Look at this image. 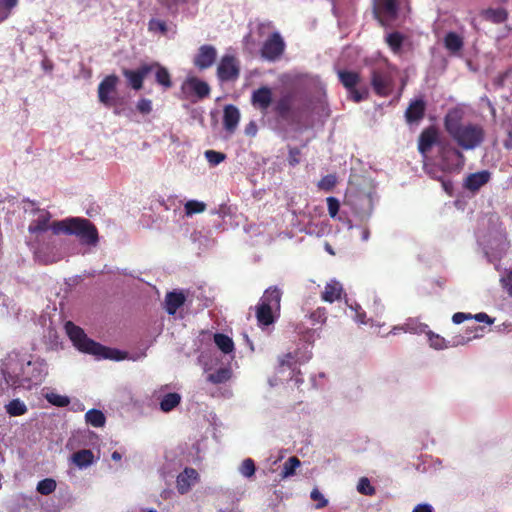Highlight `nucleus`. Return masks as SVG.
Segmentation results:
<instances>
[{
  "mask_svg": "<svg viewBox=\"0 0 512 512\" xmlns=\"http://www.w3.org/2000/svg\"><path fill=\"white\" fill-rule=\"evenodd\" d=\"M472 318H474L478 322H483V323H487V324L494 323V319H492L489 315H487L484 312L477 313L474 316L472 315Z\"/></svg>",
  "mask_w": 512,
  "mask_h": 512,
  "instance_id": "052dcab7",
  "label": "nucleus"
},
{
  "mask_svg": "<svg viewBox=\"0 0 512 512\" xmlns=\"http://www.w3.org/2000/svg\"><path fill=\"white\" fill-rule=\"evenodd\" d=\"M160 14L171 16L192 17L198 12V0H159Z\"/></svg>",
  "mask_w": 512,
  "mask_h": 512,
  "instance_id": "0eeeda50",
  "label": "nucleus"
},
{
  "mask_svg": "<svg viewBox=\"0 0 512 512\" xmlns=\"http://www.w3.org/2000/svg\"><path fill=\"white\" fill-rule=\"evenodd\" d=\"M369 237H370V231L368 228L366 227H362L361 228V239L363 241H368L369 240Z\"/></svg>",
  "mask_w": 512,
  "mask_h": 512,
  "instance_id": "774afa93",
  "label": "nucleus"
},
{
  "mask_svg": "<svg viewBox=\"0 0 512 512\" xmlns=\"http://www.w3.org/2000/svg\"><path fill=\"white\" fill-rule=\"evenodd\" d=\"M71 461L79 469H86L95 462L94 454L89 449H83L75 452L71 456Z\"/></svg>",
  "mask_w": 512,
  "mask_h": 512,
  "instance_id": "a878e982",
  "label": "nucleus"
},
{
  "mask_svg": "<svg viewBox=\"0 0 512 512\" xmlns=\"http://www.w3.org/2000/svg\"><path fill=\"white\" fill-rule=\"evenodd\" d=\"M309 317H310L313 325L323 324V323H325V321L327 319L326 310L324 308H317L315 311H313L310 314Z\"/></svg>",
  "mask_w": 512,
  "mask_h": 512,
  "instance_id": "09e8293b",
  "label": "nucleus"
},
{
  "mask_svg": "<svg viewBox=\"0 0 512 512\" xmlns=\"http://www.w3.org/2000/svg\"><path fill=\"white\" fill-rule=\"evenodd\" d=\"M205 157L210 165L216 166L225 160L226 155L215 150H207L205 151Z\"/></svg>",
  "mask_w": 512,
  "mask_h": 512,
  "instance_id": "49530a36",
  "label": "nucleus"
},
{
  "mask_svg": "<svg viewBox=\"0 0 512 512\" xmlns=\"http://www.w3.org/2000/svg\"><path fill=\"white\" fill-rule=\"evenodd\" d=\"M65 331L73 345L81 352L91 354L97 359L120 361L125 359V353L117 349L107 348L87 337L82 328L71 321L66 322Z\"/></svg>",
  "mask_w": 512,
  "mask_h": 512,
  "instance_id": "7ed1b4c3",
  "label": "nucleus"
},
{
  "mask_svg": "<svg viewBox=\"0 0 512 512\" xmlns=\"http://www.w3.org/2000/svg\"><path fill=\"white\" fill-rule=\"evenodd\" d=\"M490 178L491 173L488 170L469 174L464 181V187L473 192L478 191L482 186L489 182Z\"/></svg>",
  "mask_w": 512,
  "mask_h": 512,
  "instance_id": "412c9836",
  "label": "nucleus"
},
{
  "mask_svg": "<svg viewBox=\"0 0 512 512\" xmlns=\"http://www.w3.org/2000/svg\"><path fill=\"white\" fill-rule=\"evenodd\" d=\"M160 11L156 17H153L148 22V30L153 34L162 35L168 38H173L177 33V25L171 20L161 18Z\"/></svg>",
  "mask_w": 512,
  "mask_h": 512,
  "instance_id": "2eb2a0df",
  "label": "nucleus"
},
{
  "mask_svg": "<svg viewBox=\"0 0 512 512\" xmlns=\"http://www.w3.org/2000/svg\"><path fill=\"white\" fill-rule=\"evenodd\" d=\"M486 17L494 23H502L507 18V13L502 8L488 9L486 11Z\"/></svg>",
  "mask_w": 512,
  "mask_h": 512,
  "instance_id": "37998d69",
  "label": "nucleus"
},
{
  "mask_svg": "<svg viewBox=\"0 0 512 512\" xmlns=\"http://www.w3.org/2000/svg\"><path fill=\"white\" fill-rule=\"evenodd\" d=\"M357 491L364 495H373L375 493L374 487L371 485L368 478H361L357 485Z\"/></svg>",
  "mask_w": 512,
  "mask_h": 512,
  "instance_id": "de8ad7c7",
  "label": "nucleus"
},
{
  "mask_svg": "<svg viewBox=\"0 0 512 512\" xmlns=\"http://www.w3.org/2000/svg\"><path fill=\"white\" fill-rule=\"evenodd\" d=\"M56 481L52 478H46L38 482L36 490L42 495H49L56 489Z\"/></svg>",
  "mask_w": 512,
  "mask_h": 512,
  "instance_id": "58836bf2",
  "label": "nucleus"
},
{
  "mask_svg": "<svg viewBox=\"0 0 512 512\" xmlns=\"http://www.w3.org/2000/svg\"><path fill=\"white\" fill-rule=\"evenodd\" d=\"M251 102L254 107L266 112L272 103V91L268 87H261L252 93Z\"/></svg>",
  "mask_w": 512,
  "mask_h": 512,
  "instance_id": "aec40b11",
  "label": "nucleus"
},
{
  "mask_svg": "<svg viewBox=\"0 0 512 512\" xmlns=\"http://www.w3.org/2000/svg\"><path fill=\"white\" fill-rule=\"evenodd\" d=\"M444 125L449 136L463 150H474L484 142V128L480 124L462 122L457 111L446 115Z\"/></svg>",
  "mask_w": 512,
  "mask_h": 512,
  "instance_id": "f03ea898",
  "label": "nucleus"
},
{
  "mask_svg": "<svg viewBox=\"0 0 512 512\" xmlns=\"http://www.w3.org/2000/svg\"><path fill=\"white\" fill-rule=\"evenodd\" d=\"M439 156L441 167L446 171L460 170L465 163V157L461 151L449 143L439 144Z\"/></svg>",
  "mask_w": 512,
  "mask_h": 512,
  "instance_id": "1a4fd4ad",
  "label": "nucleus"
},
{
  "mask_svg": "<svg viewBox=\"0 0 512 512\" xmlns=\"http://www.w3.org/2000/svg\"><path fill=\"white\" fill-rule=\"evenodd\" d=\"M214 343L221 352L231 355L232 358L234 357V342L232 338L222 333H216L214 334Z\"/></svg>",
  "mask_w": 512,
  "mask_h": 512,
  "instance_id": "c85d7f7f",
  "label": "nucleus"
},
{
  "mask_svg": "<svg viewBox=\"0 0 512 512\" xmlns=\"http://www.w3.org/2000/svg\"><path fill=\"white\" fill-rule=\"evenodd\" d=\"M51 231L55 235L61 233L75 235L83 245L96 246L99 241L96 226L85 218H67L54 221Z\"/></svg>",
  "mask_w": 512,
  "mask_h": 512,
  "instance_id": "20e7f679",
  "label": "nucleus"
},
{
  "mask_svg": "<svg viewBox=\"0 0 512 512\" xmlns=\"http://www.w3.org/2000/svg\"><path fill=\"white\" fill-rule=\"evenodd\" d=\"M281 296V290L272 286L267 288L260 298L256 306V318L261 329L268 328L279 317Z\"/></svg>",
  "mask_w": 512,
  "mask_h": 512,
  "instance_id": "39448f33",
  "label": "nucleus"
},
{
  "mask_svg": "<svg viewBox=\"0 0 512 512\" xmlns=\"http://www.w3.org/2000/svg\"><path fill=\"white\" fill-rule=\"evenodd\" d=\"M45 399L52 405L57 407H66L70 403L68 396L60 395L55 392H48L45 394Z\"/></svg>",
  "mask_w": 512,
  "mask_h": 512,
  "instance_id": "e433bc0d",
  "label": "nucleus"
},
{
  "mask_svg": "<svg viewBox=\"0 0 512 512\" xmlns=\"http://www.w3.org/2000/svg\"><path fill=\"white\" fill-rule=\"evenodd\" d=\"M51 214L44 209H36L34 211V218L31 220L28 231L31 234H39L47 230H51L53 224L50 223Z\"/></svg>",
  "mask_w": 512,
  "mask_h": 512,
  "instance_id": "dca6fc26",
  "label": "nucleus"
},
{
  "mask_svg": "<svg viewBox=\"0 0 512 512\" xmlns=\"http://www.w3.org/2000/svg\"><path fill=\"white\" fill-rule=\"evenodd\" d=\"M119 83V78L112 74L106 76L98 86V98L100 103L106 107H112L116 105V88Z\"/></svg>",
  "mask_w": 512,
  "mask_h": 512,
  "instance_id": "9b49d317",
  "label": "nucleus"
},
{
  "mask_svg": "<svg viewBox=\"0 0 512 512\" xmlns=\"http://www.w3.org/2000/svg\"><path fill=\"white\" fill-rule=\"evenodd\" d=\"M337 183V177L334 174H328L318 182V188L323 191H331Z\"/></svg>",
  "mask_w": 512,
  "mask_h": 512,
  "instance_id": "c03bdc74",
  "label": "nucleus"
},
{
  "mask_svg": "<svg viewBox=\"0 0 512 512\" xmlns=\"http://www.w3.org/2000/svg\"><path fill=\"white\" fill-rule=\"evenodd\" d=\"M412 512H434L433 507L429 504H418Z\"/></svg>",
  "mask_w": 512,
  "mask_h": 512,
  "instance_id": "e2e57ef3",
  "label": "nucleus"
},
{
  "mask_svg": "<svg viewBox=\"0 0 512 512\" xmlns=\"http://www.w3.org/2000/svg\"><path fill=\"white\" fill-rule=\"evenodd\" d=\"M148 66H153V70H155V79L159 85L164 89H169L172 86L170 73L165 67L158 63L148 64Z\"/></svg>",
  "mask_w": 512,
  "mask_h": 512,
  "instance_id": "c756f323",
  "label": "nucleus"
},
{
  "mask_svg": "<svg viewBox=\"0 0 512 512\" xmlns=\"http://www.w3.org/2000/svg\"><path fill=\"white\" fill-rule=\"evenodd\" d=\"M350 308L355 311V320L359 322L360 324H366L367 321H365V312L362 311L360 305L355 304L354 306L351 305Z\"/></svg>",
  "mask_w": 512,
  "mask_h": 512,
  "instance_id": "6e6d98bb",
  "label": "nucleus"
},
{
  "mask_svg": "<svg viewBox=\"0 0 512 512\" xmlns=\"http://www.w3.org/2000/svg\"><path fill=\"white\" fill-rule=\"evenodd\" d=\"M5 410L12 417L22 416L27 412V406L22 400L16 398L5 405Z\"/></svg>",
  "mask_w": 512,
  "mask_h": 512,
  "instance_id": "473e14b6",
  "label": "nucleus"
},
{
  "mask_svg": "<svg viewBox=\"0 0 512 512\" xmlns=\"http://www.w3.org/2000/svg\"><path fill=\"white\" fill-rule=\"evenodd\" d=\"M310 109L307 99L298 98L293 93L282 95L275 104L274 110L284 120H293Z\"/></svg>",
  "mask_w": 512,
  "mask_h": 512,
  "instance_id": "423d86ee",
  "label": "nucleus"
},
{
  "mask_svg": "<svg viewBox=\"0 0 512 512\" xmlns=\"http://www.w3.org/2000/svg\"><path fill=\"white\" fill-rule=\"evenodd\" d=\"M430 346L437 350L447 348L449 345L447 341L438 334H434L432 331H426Z\"/></svg>",
  "mask_w": 512,
  "mask_h": 512,
  "instance_id": "79ce46f5",
  "label": "nucleus"
},
{
  "mask_svg": "<svg viewBox=\"0 0 512 512\" xmlns=\"http://www.w3.org/2000/svg\"><path fill=\"white\" fill-rule=\"evenodd\" d=\"M0 3L6 9H12L17 5L18 0H0Z\"/></svg>",
  "mask_w": 512,
  "mask_h": 512,
  "instance_id": "338daca9",
  "label": "nucleus"
},
{
  "mask_svg": "<svg viewBox=\"0 0 512 512\" xmlns=\"http://www.w3.org/2000/svg\"><path fill=\"white\" fill-rule=\"evenodd\" d=\"M288 162L291 166H296L300 162V150L293 148L289 150Z\"/></svg>",
  "mask_w": 512,
  "mask_h": 512,
  "instance_id": "5fc2aeb1",
  "label": "nucleus"
},
{
  "mask_svg": "<svg viewBox=\"0 0 512 512\" xmlns=\"http://www.w3.org/2000/svg\"><path fill=\"white\" fill-rule=\"evenodd\" d=\"M137 110L142 114H149L152 111V101L142 98L137 102Z\"/></svg>",
  "mask_w": 512,
  "mask_h": 512,
  "instance_id": "603ef678",
  "label": "nucleus"
},
{
  "mask_svg": "<svg viewBox=\"0 0 512 512\" xmlns=\"http://www.w3.org/2000/svg\"><path fill=\"white\" fill-rule=\"evenodd\" d=\"M392 73L388 68H376L372 73V86L380 96H387L392 87Z\"/></svg>",
  "mask_w": 512,
  "mask_h": 512,
  "instance_id": "ddd939ff",
  "label": "nucleus"
},
{
  "mask_svg": "<svg viewBox=\"0 0 512 512\" xmlns=\"http://www.w3.org/2000/svg\"><path fill=\"white\" fill-rule=\"evenodd\" d=\"M472 315L469 313L457 312L453 315L452 321L454 324H461L467 319H471Z\"/></svg>",
  "mask_w": 512,
  "mask_h": 512,
  "instance_id": "13d9d810",
  "label": "nucleus"
},
{
  "mask_svg": "<svg viewBox=\"0 0 512 512\" xmlns=\"http://www.w3.org/2000/svg\"><path fill=\"white\" fill-rule=\"evenodd\" d=\"M327 206H328L329 215L332 218H336L339 208H340V203H339L338 199L335 197H332V196L328 197L327 198Z\"/></svg>",
  "mask_w": 512,
  "mask_h": 512,
  "instance_id": "3c124183",
  "label": "nucleus"
},
{
  "mask_svg": "<svg viewBox=\"0 0 512 512\" xmlns=\"http://www.w3.org/2000/svg\"><path fill=\"white\" fill-rule=\"evenodd\" d=\"M349 93H350V97L355 101V102H360L362 101L363 99H365V97L367 96V92L366 91H363V92H360L359 90H357L355 87L352 88V89H349Z\"/></svg>",
  "mask_w": 512,
  "mask_h": 512,
  "instance_id": "4d7b16f0",
  "label": "nucleus"
},
{
  "mask_svg": "<svg viewBox=\"0 0 512 512\" xmlns=\"http://www.w3.org/2000/svg\"><path fill=\"white\" fill-rule=\"evenodd\" d=\"M477 337H478V335H477V334H475L474 336H467V337H465V336H459V337H456V338L453 340V342H452L451 346L465 345V344H467L469 341H471L472 339H475V338H477Z\"/></svg>",
  "mask_w": 512,
  "mask_h": 512,
  "instance_id": "bf43d9fd",
  "label": "nucleus"
},
{
  "mask_svg": "<svg viewBox=\"0 0 512 512\" xmlns=\"http://www.w3.org/2000/svg\"><path fill=\"white\" fill-rule=\"evenodd\" d=\"M217 56V51L212 45H203L199 48L197 55L194 58V64L199 69H207L211 67Z\"/></svg>",
  "mask_w": 512,
  "mask_h": 512,
  "instance_id": "a211bd4d",
  "label": "nucleus"
},
{
  "mask_svg": "<svg viewBox=\"0 0 512 512\" xmlns=\"http://www.w3.org/2000/svg\"><path fill=\"white\" fill-rule=\"evenodd\" d=\"M185 302V296L182 292H170L165 298V308L168 314L173 315L176 313Z\"/></svg>",
  "mask_w": 512,
  "mask_h": 512,
  "instance_id": "bb28decb",
  "label": "nucleus"
},
{
  "mask_svg": "<svg viewBox=\"0 0 512 512\" xmlns=\"http://www.w3.org/2000/svg\"><path fill=\"white\" fill-rule=\"evenodd\" d=\"M386 42L394 53H399L403 42V36L398 32L390 33L386 37Z\"/></svg>",
  "mask_w": 512,
  "mask_h": 512,
  "instance_id": "a19ab883",
  "label": "nucleus"
},
{
  "mask_svg": "<svg viewBox=\"0 0 512 512\" xmlns=\"http://www.w3.org/2000/svg\"><path fill=\"white\" fill-rule=\"evenodd\" d=\"M301 465L300 460L292 456L283 465L282 478H288L295 474L296 469Z\"/></svg>",
  "mask_w": 512,
  "mask_h": 512,
  "instance_id": "4c0bfd02",
  "label": "nucleus"
},
{
  "mask_svg": "<svg viewBox=\"0 0 512 512\" xmlns=\"http://www.w3.org/2000/svg\"><path fill=\"white\" fill-rule=\"evenodd\" d=\"M206 209V204L198 200H189L184 205L185 214L192 216L196 213H202Z\"/></svg>",
  "mask_w": 512,
  "mask_h": 512,
  "instance_id": "ea45409f",
  "label": "nucleus"
},
{
  "mask_svg": "<svg viewBox=\"0 0 512 512\" xmlns=\"http://www.w3.org/2000/svg\"><path fill=\"white\" fill-rule=\"evenodd\" d=\"M293 356L291 354H287L284 358L280 359V368L283 369L285 366L291 368L292 366Z\"/></svg>",
  "mask_w": 512,
  "mask_h": 512,
  "instance_id": "0e129e2a",
  "label": "nucleus"
},
{
  "mask_svg": "<svg viewBox=\"0 0 512 512\" xmlns=\"http://www.w3.org/2000/svg\"><path fill=\"white\" fill-rule=\"evenodd\" d=\"M428 326L419 322L417 319L409 318L404 323V332L411 334L426 333Z\"/></svg>",
  "mask_w": 512,
  "mask_h": 512,
  "instance_id": "72a5a7b5",
  "label": "nucleus"
},
{
  "mask_svg": "<svg viewBox=\"0 0 512 512\" xmlns=\"http://www.w3.org/2000/svg\"><path fill=\"white\" fill-rule=\"evenodd\" d=\"M257 131H258V128H257V125H256V123L254 121H250L245 126V134L247 136L254 137L257 134Z\"/></svg>",
  "mask_w": 512,
  "mask_h": 512,
  "instance_id": "680f3d73",
  "label": "nucleus"
},
{
  "mask_svg": "<svg viewBox=\"0 0 512 512\" xmlns=\"http://www.w3.org/2000/svg\"><path fill=\"white\" fill-rule=\"evenodd\" d=\"M181 402V395L173 392L163 395L160 400V409L163 412H170L177 407Z\"/></svg>",
  "mask_w": 512,
  "mask_h": 512,
  "instance_id": "7c9ffc66",
  "label": "nucleus"
},
{
  "mask_svg": "<svg viewBox=\"0 0 512 512\" xmlns=\"http://www.w3.org/2000/svg\"><path fill=\"white\" fill-rule=\"evenodd\" d=\"M396 0H374V14L384 26H389L397 17Z\"/></svg>",
  "mask_w": 512,
  "mask_h": 512,
  "instance_id": "9d476101",
  "label": "nucleus"
},
{
  "mask_svg": "<svg viewBox=\"0 0 512 512\" xmlns=\"http://www.w3.org/2000/svg\"><path fill=\"white\" fill-rule=\"evenodd\" d=\"M501 283L507 293L512 297V271H508L501 277Z\"/></svg>",
  "mask_w": 512,
  "mask_h": 512,
  "instance_id": "864d4df0",
  "label": "nucleus"
},
{
  "mask_svg": "<svg viewBox=\"0 0 512 512\" xmlns=\"http://www.w3.org/2000/svg\"><path fill=\"white\" fill-rule=\"evenodd\" d=\"M425 113V102L423 99H415L408 106L405 117L409 124L419 122Z\"/></svg>",
  "mask_w": 512,
  "mask_h": 512,
  "instance_id": "b1692460",
  "label": "nucleus"
},
{
  "mask_svg": "<svg viewBox=\"0 0 512 512\" xmlns=\"http://www.w3.org/2000/svg\"><path fill=\"white\" fill-rule=\"evenodd\" d=\"M239 472L245 478H251L255 474V463L251 458H246L240 468Z\"/></svg>",
  "mask_w": 512,
  "mask_h": 512,
  "instance_id": "a18cd8bd",
  "label": "nucleus"
},
{
  "mask_svg": "<svg viewBox=\"0 0 512 512\" xmlns=\"http://www.w3.org/2000/svg\"><path fill=\"white\" fill-rule=\"evenodd\" d=\"M85 421L87 424L99 428L104 426L106 418L102 411L98 409H91L86 412Z\"/></svg>",
  "mask_w": 512,
  "mask_h": 512,
  "instance_id": "2f4dec72",
  "label": "nucleus"
},
{
  "mask_svg": "<svg viewBox=\"0 0 512 512\" xmlns=\"http://www.w3.org/2000/svg\"><path fill=\"white\" fill-rule=\"evenodd\" d=\"M198 480V472L193 468L187 467L177 476L176 488L180 494H186L198 482Z\"/></svg>",
  "mask_w": 512,
  "mask_h": 512,
  "instance_id": "f3484780",
  "label": "nucleus"
},
{
  "mask_svg": "<svg viewBox=\"0 0 512 512\" xmlns=\"http://www.w3.org/2000/svg\"><path fill=\"white\" fill-rule=\"evenodd\" d=\"M2 373L10 386L31 389L44 381L48 365L41 358L12 352L3 363Z\"/></svg>",
  "mask_w": 512,
  "mask_h": 512,
  "instance_id": "f257e3e1",
  "label": "nucleus"
},
{
  "mask_svg": "<svg viewBox=\"0 0 512 512\" xmlns=\"http://www.w3.org/2000/svg\"><path fill=\"white\" fill-rule=\"evenodd\" d=\"M285 49V42L278 32L272 33L263 43L261 55L263 58L274 61L278 59Z\"/></svg>",
  "mask_w": 512,
  "mask_h": 512,
  "instance_id": "f8f14e48",
  "label": "nucleus"
},
{
  "mask_svg": "<svg viewBox=\"0 0 512 512\" xmlns=\"http://www.w3.org/2000/svg\"><path fill=\"white\" fill-rule=\"evenodd\" d=\"M444 47L451 54H458L464 46V35L462 33L450 31L443 39Z\"/></svg>",
  "mask_w": 512,
  "mask_h": 512,
  "instance_id": "393cba45",
  "label": "nucleus"
},
{
  "mask_svg": "<svg viewBox=\"0 0 512 512\" xmlns=\"http://www.w3.org/2000/svg\"><path fill=\"white\" fill-rule=\"evenodd\" d=\"M310 497L313 501H317V504H316L317 509L323 508L328 504L327 499L323 496V494L317 488H314L311 491Z\"/></svg>",
  "mask_w": 512,
  "mask_h": 512,
  "instance_id": "8fccbe9b",
  "label": "nucleus"
},
{
  "mask_svg": "<svg viewBox=\"0 0 512 512\" xmlns=\"http://www.w3.org/2000/svg\"><path fill=\"white\" fill-rule=\"evenodd\" d=\"M338 76L348 90L354 88L359 81V75L352 71H339Z\"/></svg>",
  "mask_w": 512,
  "mask_h": 512,
  "instance_id": "f704fd0d",
  "label": "nucleus"
},
{
  "mask_svg": "<svg viewBox=\"0 0 512 512\" xmlns=\"http://www.w3.org/2000/svg\"><path fill=\"white\" fill-rule=\"evenodd\" d=\"M507 134H508V137L507 139L504 141V147L506 149H512V125L509 126L508 128V131H507Z\"/></svg>",
  "mask_w": 512,
  "mask_h": 512,
  "instance_id": "69168bd1",
  "label": "nucleus"
},
{
  "mask_svg": "<svg viewBox=\"0 0 512 512\" xmlns=\"http://www.w3.org/2000/svg\"><path fill=\"white\" fill-rule=\"evenodd\" d=\"M439 144H444V142L438 141V136H437L436 131L433 129H427V130L423 131L420 136L418 149H419L420 153L424 157H426L427 153L432 149L433 146L436 145L437 148L439 149Z\"/></svg>",
  "mask_w": 512,
  "mask_h": 512,
  "instance_id": "4be33fe9",
  "label": "nucleus"
},
{
  "mask_svg": "<svg viewBox=\"0 0 512 512\" xmlns=\"http://www.w3.org/2000/svg\"><path fill=\"white\" fill-rule=\"evenodd\" d=\"M231 377V370L229 368H220L217 371L210 373L207 380L213 384H220L228 381Z\"/></svg>",
  "mask_w": 512,
  "mask_h": 512,
  "instance_id": "c9c22d12",
  "label": "nucleus"
},
{
  "mask_svg": "<svg viewBox=\"0 0 512 512\" xmlns=\"http://www.w3.org/2000/svg\"><path fill=\"white\" fill-rule=\"evenodd\" d=\"M342 291V285L336 280H331L326 284L325 289L322 292V299L326 302L332 303L340 298Z\"/></svg>",
  "mask_w": 512,
  "mask_h": 512,
  "instance_id": "cd10ccee",
  "label": "nucleus"
},
{
  "mask_svg": "<svg viewBox=\"0 0 512 512\" xmlns=\"http://www.w3.org/2000/svg\"><path fill=\"white\" fill-rule=\"evenodd\" d=\"M217 76L221 81L235 80L239 76V64L232 55H224L217 67Z\"/></svg>",
  "mask_w": 512,
  "mask_h": 512,
  "instance_id": "4468645a",
  "label": "nucleus"
},
{
  "mask_svg": "<svg viewBox=\"0 0 512 512\" xmlns=\"http://www.w3.org/2000/svg\"><path fill=\"white\" fill-rule=\"evenodd\" d=\"M153 71V66H148V64L142 65L137 70H123V75L128 80L130 86L135 90H140L143 85L144 78Z\"/></svg>",
  "mask_w": 512,
  "mask_h": 512,
  "instance_id": "6ab92c4d",
  "label": "nucleus"
},
{
  "mask_svg": "<svg viewBox=\"0 0 512 512\" xmlns=\"http://www.w3.org/2000/svg\"><path fill=\"white\" fill-rule=\"evenodd\" d=\"M210 94V87L207 82L195 77L188 76L181 84L180 97L195 102Z\"/></svg>",
  "mask_w": 512,
  "mask_h": 512,
  "instance_id": "6e6552de",
  "label": "nucleus"
},
{
  "mask_svg": "<svg viewBox=\"0 0 512 512\" xmlns=\"http://www.w3.org/2000/svg\"><path fill=\"white\" fill-rule=\"evenodd\" d=\"M240 120L239 109L233 105H227L224 108L223 125L224 129L232 134L235 132Z\"/></svg>",
  "mask_w": 512,
  "mask_h": 512,
  "instance_id": "5701e85b",
  "label": "nucleus"
}]
</instances>
